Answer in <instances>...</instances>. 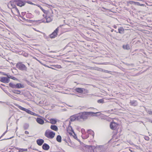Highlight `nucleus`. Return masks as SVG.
Segmentation results:
<instances>
[{"instance_id": "nucleus-41", "label": "nucleus", "mask_w": 152, "mask_h": 152, "mask_svg": "<svg viewBox=\"0 0 152 152\" xmlns=\"http://www.w3.org/2000/svg\"><path fill=\"white\" fill-rule=\"evenodd\" d=\"M25 133L26 134H29V132L28 131H25Z\"/></svg>"}, {"instance_id": "nucleus-33", "label": "nucleus", "mask_w": 152, "mask_h": 152, "mask_svg": "<svg viewBox=\"0 0 152 152\" xmlns=\"http://www.w3.org/2000/svg\"><path fill=\"white\" fill-rule=\"evenodd\" d=\"M131 104L133 105H135L137 104V102L135 101H132L131 102Z\"/></svg>"}, {"instance_id": "nucleus-38", "label": "nucleus", "mask_w": 152, "mask_h": 152, "mask_svg": "<svg viewBox=\"0 0 152 152\" xmlns=\"http://www.w3.org/2000/svg\"><path fill=\"white\" fill-rule=\"evenodd\" d=\"M101 115L102 116H103V118H102V119H104V118L105 117V115H103V114H101Z\"/></svg>"}, {"instance_id": "nucleus-5", "label": "nucleus", "mask_w": 152, "mask_h": 152, "mask_svg": "<svg viewBox=\"0 0 152 152\" xmlns=\"http://www.w3.org/2000/svg\"><path fill=\"white\" fill-rule=\"evenodd\" d=\"M15 4L20 7H22L25 5V2L23 0H15Z\"/></svg>"}, {"instance_id": "nucleus-11", "label": "nucleus", "mask_w": 152, "mask_h": 152, "mask_svg": "<svg viewBox=\"0 0 152 152\" xmlns=\"http://www.w3.org/2000/svg\"><path fill=\"white\" fill-rule=\"evenodd\" d=\"M49 121H47V122H50L52 124H55L57 122V120L56 119L51 118L49 119Z\"/></svg>"}, {"instance_id": "nucleus-51", "label": "nucleus", "mask_w": 152, "mask_h": 152, "mask_svg": "<svg viewBox=\"0 0 152 152\" xmlns=\"http://www.w3.org/2000/svg\"><path fill=\"white\" fill-rule=\"evenodd\" d=\"M48 67V68H50V67L49 66H48V67Z\"/></svg>"}, {"instance_id": "nucleus-19", "label": "nucleus", "mask_w": 152, "mask_h": 152, "mask_svg": "<svg viewBox=\"0 0 152 152\" xmlns=\"http://www.w3.org/2000/svg\"><path fill=\"white\" fill-rule=\"evenodd\" d=\"M50 128L51 129L55 131H57L58 130L57 127L55 125H51Z\"/></svg>"}, {"instance_id": "nucleus-14", "label": "nucleus", "mask_w": 152, "mask_h": 152, "mask_svg": "<svg viewBox=\"0 0 152 152\" xmlns=\"http://www.w3.org/2000/svg\"><path fill=\"white\" fill-rule=\"evenodd\" d=\"M42 148L44 150H48L49 149L50 147L49 145L45 143L42 145Z\"/></svg>"}, {"instance_id": "nucleus-36", "label": "nucleus", "mask_w": 152, "mask_h": 152, "mask_svg": "<svg viewBox=\"0 0 152 152\" xmlns=\"http://www.w3.org/2000/svg\"><path fill=\"white\" fill-rule=\"evenodd\" d=\"M40 9L42 10V11L44 13L46 11L44 9H43L42 7H41V6H39Z\"/></svg>"}, {"instance_id": "nucleus-55", "label": "nucleus", "mask_w": 152, "mask_h": 152, "mask_svg": "<svg viewBox=\"0 0 152 152\" xmlns=\"http://www.w3.org/2000/svg\"><path fill=\"white\" fill-rule=\"evenodd\" d=\"M30 4H32V3L31 2L30 3Z\"/></svg>"}, {"instance_id": "nucleus-40", "label": "nucleus", "mask_w": 152, "mask_h": 152, "mask_svg": "<svg viewBox=\"0 0 152 152\" xmlns=\"http://www.w3.org/2000/svg\"><path fill=\"white\" fill-rule=\"evenodd\" d=\"M33 29H34L35 31H37V32H41H41H40V31H39V30H37L35 28H33Z\"/></svg>"}, {"instance_id": "nucleus-30", "label": "nucleus", "mask_w": 152, "mask_h": 152, "mask_svg": "<svg viewBox=\"0 0 152 152\" xmlns=\"http://www.w3.org/2000/svg\"><path fill=\"white\" fill-rule=\"evenodd\" d=\"M97 102L99 103H103L104 102V99H100L97 100Z\"/></svg>"}, {"instance_id": "nucleus-49", "label": "nucleus", "mask_w": 152, "mask_h": 152, "mask_svg": "<svg viewBox=\"0 0 152 152\" xmlns=\"http://www.w3.org/2000/svg\"><path fill=\"white\" fill-rule=\"evenodd\" d=\"M28 38H33V37H28Z\"/></svg>"}, {"instance_id": "nucleus-10", "label": "nucleus", "mask_w": 152, "mask_h": 152, "mask_svg": "<svg viewBox=\"0 0 152 152\" xmlns=\"http://www.w3.org/2000/svg\"><path fill=\"white\" fill-rule=\"evenodd\" d=\"M36 121L38 124L41 125L43 124L44 123V120L40 118H37L36 119Z\"/></svg>"}, {"instance_id": "nucleus-22", "label": "nucleus", "mask_w": 152, "mask_h": 152, "mask_svg": "<svg viewBox=\"0 0 152 152\" xmlns=\"http://www.w3.org/2000/svg\"><path fill=\"white\" fill-rule=\"evenodd\" d=\"M123 48L124 49H126L127 50H129L130 49V46L129 44L123 45Z\"/></svg>"}, {"instance_id": "nucleus-1", "label": "nucleus", "mask_w": 152, "mask_h": 152, "mask_svg": "<svg viewBox=\"0 0 152 152\" xmlns=\"http://www.w3.org/2000/svg\"><path fill=\"white\" fill-rule=\"evenodd\" d=\"M84 152H103L104 147L102 145H98L96 147L92 145H86Z\"/></svg>"}, {"instance_id": "nucleus-44", "label": "nucleus", "mask_w": 152, "mask_h": 152, "mask_svg": "<svg viewBox=\"0 0 152 152\" xmlns=\"http://www.w3.org/2000/svg\"><path fill=\"white\" fill-rule=\"evenodd\" d=\"M140 6H144V4H140Z\"/></svg>"}, {"instance_id": "nucleus-32", "label": "nucleus", "mask_w": 152, "mask_h": 152, "mask_svg": "<svg viewBox=\"0 0 152 152\" xmlns=\"http://www.w3.org/2000/svg\"><path fill=\"white\" fill-rule=\"evenodd\" d=\"M118 32L122 34L123 32L124 29L122 28H120L118 29Z\"/></svg>"}, {"instance_id": "nucleus-12", "label": "nucleus", "mask_w": 152, "mask_h": 152, "mask_svg": "<svg viewBox=\"0 0 152 152\" xmlns=\"http://www.w3.org/2000/svg\"><path fill=\"white\" fill-rule=\"evenodd\" d=\"M45 18L46 20V22L47 23L50 22L52 20V18L51 17L49 16L48 14H47Z\"/></svg>"}, {"instance_id": "nucleus-20", "label": "nucleus", "mask_w": 152, "mask_h": 152, "mask_svg": "<svg viewBox=\"0 0 152 152\" xmlns=\"http://www.w3.org/2000/svg\"><path fill=\"white\" fill-rule=\"evenodd\" d=\"M70 120L71 121H76V115L71 116L70 117Z\"/></svg>"}, {"instance_id": "nucleus-27", "label": "nucleus", "mask_w": 152, "mask_h": 152, "mask_svg": "<svg viewBox=\"0 0 152 152\" xmlns=\"http://www.w3.org/2000/svg\"><path fill=\"white\" fill-rule=\"evenodd\" d=\"M61 136L60 135H58L56 137L57 141L59 142H61Z\"/></svg>"}, {"instance_id": "nucleus-25", "label": "nucleus", "mask_w": 152, "mask_h": 152, "mask_svg": "<svg viewBox=\"0 0 152 152\" xmlns=\"http://www.w3.org/2000/svg\"><path fill=\"white\" fill-rule=\"evenodd\" d=\"M18 151L20 152H26L28 151V149L19 148Z\"/></svg>"}, {"instance_id": "nucleus-37", "label": "nucleus", "mask_w": 152, "mask_h": 152, "mask_svg": "<svg viewBox=\"0 0 152 152\" xmlns=\"http://www.w3.org/2000/svg\"><path fill=\"white\" fill-rule=\"evenodd\" d=\"M144 138L146 140H148L149 139V137L147 136H145Z\"/></svg>"}, {"instance_id": "nucleus-50", "label": "nucleus", "mask_w": 152, "mask_h": 152, "mask_svg": "<svg viewBox=\"0 0 152 152\" xmlns=\"http://www.w3.org/2000/svg\"><path fill=\"white\" fill-rule=\"evenodd\" d=\"M50 68H51V69H54V68H53L51 67H50Z\"/></svg>"}, {"instance_id": "nucleus-8", "label": "nucleus", "mask_w": 152, "mask_h": 152, "mask_svg": "<svg viewBox=\"0 0 152 152\" xmlns=\"http://www.w3.org/2000/svg\"><path fill=\"white\" fill-rule=\"evenodd\" d=\"M58 30V28H57L52 34L50 35V38H55L57 35Z\"/></svg>"}, {"instance_id": "nucleus-34", "label": "nucleus", "mask_w": 152, "mask_h": 152, "mask_svg": "<svg viewBox=\"0 0 152 152\" xmlns=\"http://www.w3.org/2000/svg\"><path fill=\"white\" fill-rule=\"evenodd\" d=\"M74 137V138L75 139H76L77 140H77V135L75 134H75H73L72 135Z\"/></svg>"}, {"instance_id": "nucleus-16", "label": "nucleus", "mask_w": 152, "mask_h": 152, "mask_svg": "<svg viewBox=\"0 0 152 152\" xmlns=\"http://www.w3.org/2000/svg\"><path fill=\"white\" fill-rule=\"evenodd\" d=\"M24 87L23 85L20 83L16 84V88H20Z\"/></svg>"}, {"instance_id": "nucleus-45", "label": "nucleus", "mask_w": 152, "mask_h": 152, "mask_svg": "<svg viewBox=\"0 0 152 152\" xmlns=\"http://www.w3.org/2000/svg\"><path fill=\"white\" fill-rule=\"evenodd\" d=\"M35 59H36L37 61H38L40 63H41V64H42L41 63V62L39 60H38L36 58H35Z\"/></svg>"}, {"instance_id": "nucleus-23", "label": "nucleus", "mask_w": 152, "mask_h": 152, "mask_svg": "<svg viewBox=\"0 0 152 152\" xmlns=\"http://www.w3.org/2000/svg\"><path fill=\"white\" fill-rule=\"evenodd\" d=\"M87 133L92 135L93 137L94 136V132L91 130H88L87 131Z\"/></svg>"}, {"instance_id": "nucleus-42", "label": "nucleus", "mask_w": 152, "mask_h": 152, "mask_svg": "<svg viewBox=\"0 0 152 152\" xmlns=\"http://www.w3.org/2000/svg\"><path fill=\"white\" fill-rule=\"evenodd\" d=\"M26 127L25 128V129H27L28 128V126H29L28 124H26Z\"/></svg>"}, {"instance_id": "nucleus-26", "label": "nucleus", "mask_w": 152, "mask_h": 152, "mask_svg": "<svg viewBox=\"0 0 152 152\" xmlns=\"http://www.w3.org/2000/svg\"><path fill=\"white\" fill-rule=\"evenodd\" d=\"M9 86L13 88H16V84L12 83H10L9 84Z\"/></svg>"}, {"instance_id": "nucleus-3", "label": "nucleus", "mask_w": 152, "mask_h": 152, "mask_svg": "<svg viewBox=\"0 0 152 152\" xmlns=\"http://www.w3.org/2000/svg\"><path fill=\"white\" fill-rule=\"evenodd\" d=\"M55 132L47 129L45 132V135L47 138L53 139L55 136Z\"/></svg>"}, {"instance_id": "nucleus-4", "label": "nucleus", "mask_w": 152, "mask_h": 152, "mask_svg": "<svg viewBox=\"0 0 152 152\" xmlns=\"http://www.w3.org/2000/svg\"><path fill=\"white\" fill-rule=\"evenodd\" d=\"M17 67L22 71H26L27 68L23 64L21 63H18L16 65Z\"/></svg>"}, {"instance_id": "nucleus-53", "label": "nucleus", "mask_w": 152, "mask_h": 152, "mask_svg": "<svg viewBox=\"0 0 152 152\" xmlns=\"http://www.w3.org/2000/svg\"><path fill=\"white\" fill-rule=\"evenodd\" d=\"M28 66H29V63H28Z\"/></svg>"}, {"instance_id": "nucleus-29", "label": "nucleus", "mask_w": 152, "mask_h": 152, "mask_svg": "<svg viewBox=\"0 0 152 152\" xmlns=\"http://www.w3.org/2000/svg\"><path fill=\"white\" fill-rule=\"evenodd\" d=\"M13 92L15 94H20L21 92L20 91L18 90H14Z\"/></svg>"}, {"instance_id": "nucleus-15", "label": "nucleus", "mask_w": 152, "mask_h": 152, "mask_svg": "<svg viewBox=\"0 0 152 152\" xmlns=\"http://www.w3.org/2000/svg\"><path fill=\"white\" fill-rule=\"evenodd\" d=\"M81 132L82 134V137H84V138L86 139L89 137L88 134L86 136H84V135L86 133L85 130L83 129H81Z\"/></svg>"}, {"instance_id": "nucleus-31", "label": "nucleus", "mask_w": 152, "mask_h": 152, "mask_svg": "<svg viewBox=\"0 0 152 152\" xmlns=\"http://www.w3.org/2000/svg\"><path fill=\"white\" fill-rule=\"evenodd\" d=\"M9 5H11L12 6V9H13V8H15V6L14 4L13 3H12L11 1H10L9 2Z\"/></svg>"}, {"instance_id": "nucleus-48", "label": "nucleus", "mask_w": 152, "mask_h": 152, "mask_svg": "<svg viewBox=\"0 0 152 152\" xmlns=\"http://www.w3.org/2000/svg\"><path fill=\"white\" fill-rule=\"evenodd\" d=\"M43 65L45 67H48V66L46 64H44Z\"/></svg>"}, {"instance_id": "nucleus-46", "label": "nucleus", "mask_w": 152, "mask_h": 152, "mask_svg": "<svg viewBox=\"0 0 152 152\" xmlns=\"http://www.w3.org/2000/svg\"><path fill=\"white\" fill-rule=\"evenodd\" d=\"M35 59H36L37 61H38L40 63H41V64H42L41 63V62L39 60H38L36 58H35Z\"/></svg>"}, {"instance_id": "nucleus-54", "label": "nucleus", "mask_w": 152, "mask_h": 152, "mask_svg": "<svg viewBox=\"0 0 152 152\" xmlns=\"http://www.w3.org/2000/svg\"><path fill=\"white\" fill-rule=\"evenodd\" d=\"M5 133H6V132H5V133H4L3 134V135H4V134H5Z\"/></svg>"}, {"instance_id": "nucleus-28", "label": "nucleus", "mask_w": 152, "mask_h": 152, "mask_svg": "<svg viewBox=\"0 0 152 152\" xmlns=\"http://www.w3.org/2000/svg\"><path fill=\"white\" fill-rule=\"evenodd\" d=\"M27 113H28V114H31L32 115H36V114H35L34 113L31 111H30V110H28Z\"/></svg>"}, {"instance_id": "nucleus-6", "label": "nucleus", "mask_w": 152, "mask_h": 152, "mask_svg": "<svg viewBox=\"0 0 152 152\" xmlns=\"http://www.w3.org/2000/svg\"><path fill=\"white\" fill-rule=\"evenodd\" d=\"M0 81L4 83H7L9 82L10 79L8 77H0Z\"/></svg>"}, {"instance_id": "nucleus-7", "label": "nucleus", "mask_w": 152, "mask_h": 152, "mask_svg": "<svg viewBox=\"0 0 152 152\" xmlns=\"http://www.w3.org/2000/svg\"><path fill=\"white\" fill-rule=\"evenodd\" d=\"M67 132L70 136L72 135L73 134H75V132L72 129V128L71 126H69L67 128Z\"/></svg>"}, {"instance_id": "nucleus-13", "label": "nucleus", "mask_w": 152, "mask_h": 152, "mask_svg": "<svg viewBox=\"0 0 152 152\" xmlns=\"http://www.w3.org/2000/svg\"><path fill=\"white\" fill-rule=\"evenodd\" d=\"M12 11H14L15 12V14L16 15H18L20 14L19 12L18 9L16 7L13 8V9L12 10Z\"/></svg>"}, {"instance_id": "nucleus-21", "label": "nucleus", "mask_w": 152, "mask_h": 152, "mask_svg": "<svg viewBox=\"0 0 152 152\" xmlns=\"http://www.w3.org/2000/svg\"><path fill=\"white\" fill-rule=\"evenodd\" d=\"M75 90L77 92L79 93H82L83 92L84 89L82 88H77Z\"/></svg>"}, {"instance_id": "nucleus-47", "label": "nucleus", "mask_w": 152, "mask_h": 152, "mask_svg": "<svg viewBox=\"0 0 152 152\" xmlns=\"http://www.w3.org/2000/svg\"><path fill=\"white\" fill-rule=\"evenodd\" d=\"M133 4H134L135 5H136V3H137V2H134V1H133Z\"/></svg>"}, {"instance_id": "nucleus-35", "label": "nucleus", "mask_w": 152, "mask_h": 152, "mask_svg": "<svg viewBox=\"0 0 152 152\" xmlns=\"http://www.w3.org/2000/svg\"><path fill=\"white\" fill-rule=\"evenodd\" d=\"M55 66V67L57 68L58 69H60L61 68V66L60 65H56Z\"/></svg>"}, {"instance_id": "nucleus-39", "label": "nucleus", "mask_w": 152, "mask_h": 152, "mask_svg": "<svg viewBox=\"0 0 152 152\" xmlns=\"http://www.w3.org/2000/svg\"><path fill=\"white\" fill-rule=\"evenodd\" d=\"M138 5V6H140V4L138 2H137V3H136V5Z\"/></svg>"}, {"instance_id": "nucleus-2", "label": "nucleus", "mask_w": 152, "mask_h": 152, "mask_svg": "<svg viewBox=\"0 0 152 152\" xmlns=\"http://www.w3.org/2000/svg\"><path fill=\"white\" fill-rule=\"evenodd\" d=\"M100 112L94 113L92 112H85L80 113L82 119L83 121L87 119L89 116H97L96 114L100 113Z\"/></svg>"}, {"instance_id": "nucleus-24", "label": "nucleus", "mask_w": 152, "mask_h": 152, "mask_svg": "<svg viewBox=\"0 0 152 152\" xmlns=\"http://www.w3.org/2000/svg\"><path fill=\"white\" fill-rule=\"evenodd\" d=\"M18 107L19 109H20L21 110H22L24 111H25L26 112V113H27V111L28 110V109L25 108L20 106H18Z\"/></svg>"}, {"instance_id": "nucleus-17", "label": "nucleus", "mask_w": 152, "mask_h": 152, "mask_svg": "<svg viewBox=\"0 0 152 152\" xmlns=\"http://www.w3.org/2000/svg\"><path fill=\"white\" fill-rule=\"evenodd\" d=\"M76 121H82V118L80 113L76 115Z\"/></svg>"}, {"instance_id": "nucleus-56", "label": "nucleus", "mask_w": 152, "mask_h": 152, "mask_svg": "<svg viewBox=\"0 0 152 152\" xmlns=\"http://www.w3.org/2000/svg\"><path fill=\"white\" fill-rule=\"evenodd\" d=\"M108 112L110 113V110H109Z\"/></svg>"}, {"instance_id": "nucleus-18", "label": "nucleus", "mask_w": 152, "mask_h": 152, "mask_svg": "<svg viewBox=\"0 0 152 152\" xmlns=\"http://www.w3.org/2000/svg\"><path fill=\"white\" fill-rule=\"evenodd\" d=\"M37 144L39 145H41L44 142V141L42 139H39L37 140Z\"/></svg>"}, {"instance_id": "nucleus-52", "label": "nucleus", "mask_w": 152, "mask_h": 152, "mask_svg": "<svg viewBox=\"0 0 152 152\" xmlns=\"http://www.w3.org/2000/svg\"><path fill=\"white\" fill-rule=\"evenodd\" d=\"M43 16L44 17V16H45V15H43Z\"/></svg>"}, {"instance_id": "nucleus-9", "label": "nucleus", "mask_w": 152, "mask_h": 152, "mask_svg": "<svg viewBox=\"0 0 152 152\" xmlns=\"http://www.w3.org/2000/svg\"><path fill=\"white\" fill-rule=\"evenodd\" d=\"M108 121L111 122L110 124V128L112 130H113L114 129V122L113 118H109L108 119Z\"/></svg>"}, {"instance_id": "nucleus-43", "label": "nucleus", "mask_w": 152, "mask_h": 152, "mask_svg": "<svg viewBox=\"0 0 152 152\" xmlns=\"http://www.w3.org/2000/svg\"><path fill=\"white\" fill-rule=\"evenodd\" d=\"M133 2V1H130L129 2V3H130L131 4H133V2Z\"/></svg>"}]
</instances>
